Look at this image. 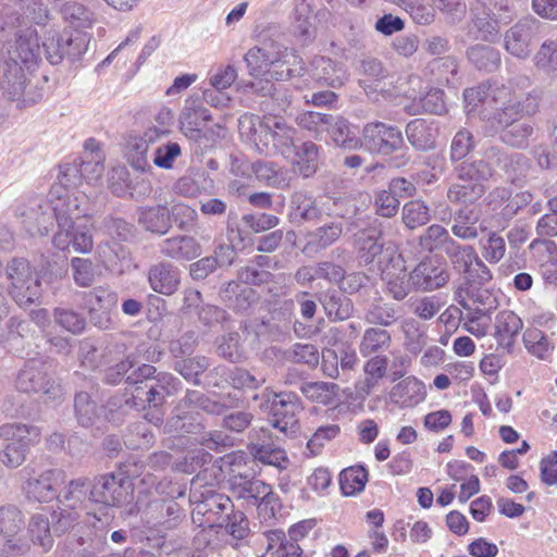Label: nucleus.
<instances>
[{
  "mask_svg": "<svg viewBox=\"0 0 557 557\" xmlns=\"http://www.w3.org/2000/svg\"><path fill=\"white\" fill-rule=\"evenodd\" d=\"M64 203L57 202L54 208L60 215H58V232L53 236V245L60 250H67L72 246L76 252H90L94 247L90 230L86 225L74 223V220L87 215L88 197L85 191L76 190L73 199Z\"/></svg>",
  "mask_w": 557,
  "mask_h": 557,
  "instance_id": "1",
  "label": "nucleus"
},
{
  "mask_svg": "<svg viewBox=\"0 0 557 557\" xmlns=\"http://www.w3.org/2000/svg\"><path fill=\"white\" fill-rule=\"evenodd\" d=\"M245 62L250 75H259L271 66L269 75L276 81H284L300 75L302 60L294 50L271 44L270 47H253L245 54Z\"/></svg>",
  "mask_w": 557,
  "mask_h": 557,
  "instance_id": "2",
  "label": "nucleus"
},
{
  "mask_svg": "<svg viewBox=\"0 0 557 557\" xmlns=\"http://www.w3.org/2000/svg\"><path fill=\"white\" fill-rule=\"evenodd\" d=\"M9 54L10 62L5 63V90L11 99H20L26 82L23 66L29 69L35 65L40 55L37 34L32 29L20 32Z\"/></svg>",
  "mask_w": 557,
  "mask_h": 557,
  "instance_id": "3",
  "label": "nucleus"
},
{
  "mask_svg": "<svg viewBox=\"0 0 557 557\" xmlns=\"http://www.w3.org/2000/svg\"><path fill=\"white\" fill-rule=\"evenodd\" d=\"M456 181L447 190V198L453 203L472 205L485 193L484 182L493 175L488 161L478 160L461 162L455 168Z\"/></svg>",
  "mask_w": 557,
  "mask_h": 557,
  "instance_id": "4",
  "label": "nucleus"
},
{
  "mask_svg": "<svg viewBox=\"0 0 557 557\" xmlns=\"http://www.w3.org/2000/svg\"><path fill=\"white\" fill-rule=\"evenodd\" d=\"M76 191L67 190L63 185H53L48 194V199L32 200L21 213L26 231L33 235L45 236L48 234L52 221L58 222L60 215L54 208L57 202H69Z\"/></svg>",
  "mask_w": 557,
  "mask_h": 557,
  "instance_id": "5",
  "label": "nucleus"
},
{
  "mask_svg": "<svg viewBox=\"0 0 557 557\" xmlns=\"http://www.w3.org/2000/svg\"><path fill=\"white\" fill-rule=\"evenodd\" d=\"M137 474L132 466L124 465L119 472L96 478L91 484V500L112 507L129 504L134 494L132 479Z\"/></svg>",
  "mask_w": 557,
  "mask_h": 557,
  "instance_id": "6",
  "label": "nucleus"
},
{
  "mask_svg": "<svg viewBox=\"0 0 557 557\" xmlns=\"http://www.w3.org/2000/svg\"><path fill=\"white\" fill-rule=\"evenodd\" d=\"M5 273L10 281L9 294L18 306L25 307L39 299L41 283L26 259H12L7 264Z\"/></svg>",
  "mask_w": 557,
  "mask_h": 557,
  "instance_id": "7",
  "label": "nucleus"
},
{
  "mask_svg": "<svg viewBox=\"0 0 557 557\" xmlns=\"http://www.w3.org/2000/svg\"><path fill=\"white\" fill-rule=\"evenodd\" d=\"M38 428L26 424H3L0 438L10 441L0 451V461L8 468L15 469L24 463L30 447L39 441Z\"/></svg>",
  "mask_w": 557,
  "mask_h": 557,
  "instance_id": "8",
  "label": "nucleus"
},
{
  "mask_svg": "<svg viewBox=\"0 0 557 557\" xmlns=\"http://www.w3.org/2000/svg\"><path fill=\"white\" fill-rule=\"evenodd\" d=\"M269 406L271 424L289 436L299 430L298 414L302 411L300 398L290 392L274 393L269 388L262 393Z\"/></svg>",
  "mask_w": 557,
  "mask_h": 557,
  "instance_id": "9",
  "label": "nucleus"
},
{
  "mask_svg": "<svg viewBox=\"0 0 557 557\" xmlns=\"http://www.w3.org/2000/svg\"><path fill=\"white\" fill-rule=\"evenodd\" d=\"M454 270L465 275L471 285H485L492 281L493 274L488 267L471 245H463L454 239L445 251Z\"/></svg>",
  "mask_w": 557,
  "mask_h": 557,
  "instance_id": "10",
  "label": "nucleus"
},
{
  "mask_svg": "<svg viewBox=\"0 0 557 557\" xmlns=\"http://www.w3.org/2000/svg\"><path fill=\"white\" fill-rule=\"evenodd\" d=\"M256 140L262 144L267 152L290 157L297 131L275 115H264L255 131Z\"/></svg>",
  "mask_w": 557,
  "mask_h": 557,
  "instance_id": "11",
  "label": "nucleus"
},
{
  "mask_svg": "<svg viewBox=\"0 0 557 557\" xmlns=\"http://www.w3.org/2000/svg\"><path fill=\"white\" fill-rule=\"evenodd\" d=\"M472 23L478 38L486 42H496L500 37V28L512 20L505 0L487 2L486 5L472 8Z\"/></svg>",
  "mask_w": 557,
  "mask_h": 557,
  "instance_id": "12",
  "label": "nucleus"
},
{
  "mask_svg": "<svg viewBox=\"0 0 557 557\" xmlns=\"http://www.w3.org/2000/svg\"><path fill=\"white\" fill-rule=\"evenodd\" d=\"M27 474L22 484V492L29 502L50 503L58 498L59 487L65 482L66 474L58 468H50L35 473L28 468L24 469Z\"/></svg>",
  "mask_w": 557,
  "mask_h": 557,
  "instance_id": "13",
  "label": "nucleus"
},
{
  "mask_svg": "<svg viewBox=\"0 0 557 557\" xmlns=\"http://www.w3.org/2000/svg\"><path fill=\"white\" fill-rule=\"evenodd\" d=\"M16 388L24 393H41L46 400H57L63 395L62 386L52 380L39 360L28 361L18 372Z\"/></svg>",
  "mask_w": 557,
  "mask_h": 557,
  "instance_id": "14",
  "label": "nucleus"
},
{
  "mask_svg": "<svg viewBox=\"0 0 557 557\" xmlns=\"http://www.w3.org/2000/svg\"><path fill=\"white\" fill-rule=\"evenodd\" d=\"M401 131L383 122H371L363 126L360 146L373 153L392 154L403 147Z\"/></svg>",
  "mask_w": 557,
  "mask_h": 557,
  "instance_id": "15",
  "label": "nucleus"
},
{
  "mask_svg": "<svg viewBox=\"0 0 557 557\" xmlns=\"http://www.w3.org/2000/svg\"><path fill=\"white\" fill-rule=\"evenodd\" d=\"M234 509L232 499L221 493L208 491L202 494V499L193 509L191 518L194 523L200 527L214 528L226 521L227 515Z\"/></svg>",
  "mask_w": 557,
  "mask_h": 557,
  "instance_id": "16",
  "label": "nucleus"
},
{
  "mask_svg": "<svg viewBox=\"0 0 557 557\" xmlns=\"http://www.w3.org/2000/svg\"><path fill=\"white\" fill-rule=\"evenodd\" d=\"M539 25L535 20H521L504 34V49L517 59H527L537 40Z\"/></svg>",
  "mask_w": 557,
  "mask_h": 557,
  "instance_id": "17",
  "label": "nucleus"
},
{
  "mask_svg": "<svg viewBox=\"0 0 557 557\" xmlns=\"http://www.w3.org/2000/svg\"><path fill=\"white\" fill-rule=\"evenodd\" d=\"M450 280L445 262L437 258L426 257L412 270V284L416 292H433L444 287Z\"/></svg>",
  "mask_w": 557,
  "mask_h": 557,
  "instance_id": "18",
  "label": "nucleus"
},
{
  "mask_svg": "<svg viewBox=\"0 0 557 557\" xmlns=\"http://www.w3.org/2000/svg\"><path fill=\"white\" fill-rule=\"evenodd\" d=\"M91 488L88 479H73L59 491L57 502L66 508L85 513V522L95 525L96 521H100V519L88 511V503H94L91 500Z\"/></svg>",
  "mask_w": 557,
  "mask_h": 557,
  "instance_id": "19",
  "label": "nucleus"
},
{
  "mask_svg": "<svg viewBox=\"0 0 557 557\" xmlns=\"http://www.w3.org/2000/svg\"><path fill=\"white\" fill-rule=\"evenodd\" d=\"M83 300L94 325L108 330L112 323L110 310L116 306L117 295L108 288L97 286L84 293Z\"/></svg>",
  "mask_w": 557,
  "mask_h": 557,
  "instance_id": "20",
  "label": "nucleus"
},
{
  "mask_svg": "<svg viewBox=\"0 0 557 557\" xmlns=\"http://www.w3.org/2000/svg\"><path fill=\"white\" fill-rule=\"evenodd\" d=\"M484 157L483 160L488 161L492 169L493 165L499 168L512 183L523 181L531 169L530 160L523 153H508L499 147L488 148Z\"/></svg>",
  "mask_w": 557,
  "mask_h": 557,
  "instance_id": "21",
  "label": "nucleus"
},
{
  "mask_svg": "<svg viewBox=\"0 0 557 557\" xmlns=\"http://www.w3.org/2000/svg\"><path fill=\"white\" fill-rule=\"evenodd\" d=\"M102 160V153H97L96 156L88 153L83 156L78 162L74 161L72 164H66L57 185H63L67 190L72 191L70 188L76 187L82 178L88 183L97 181L101 177L104 170Z\"/></svg>",
  "mask_w": 557,
  "mask_h": 557,
  "instance_id": "22",
  "label": "nucleus"
},
{
  "mask_svg": "<svg viewBox=\"0 0 557 557\" xmlns=\"http://www.w3.org/2000/svg\"><path fill=\"white\" fill-rule=\"evenodd\" d=\"M389 265L382 269V278L386 284L387 293L395 300L405 299L411 290H414L412 271L406 272L405 261L400 255L393 252L388 257Z\"/></svg>",
  "mask_w": 557,
  "mask_h": 557,
  "instance_id": "23",
  "label": "nucleus"
},
{
  "mask_svg": "<svg viewBox=\"0 0 557 557\" xmlns=\"http://www.w3.org/2000/svg\"><path fill=\"white\" fill-rule=\"evenodd\" d=\"M466 109L468 114L476 109L479 104L482 106L480 111L481 120L483 121V113L488 112L493 104H506L509 102V88L506 86L485 85L468 88L463 92Z\"/></svg>",
  "mask_w": 557,
  "mask_h": 557,
  "instance_id": "24",
  "label": "nucleus"
},
{
  "mask_svg": "<svg viewBox=\"0 0 557 557\" xmlns=\"http://www.w3.org/2000/svg\"><path fill=\"white\" fill-rule=\"evenodd\" d=\"M520 102H512L509 92V102L506 104H493L488 112L483 113L486 135L502 133L521 120L524 113H529Z\"/></svg>",
  "mask_w": 557,
  "mask_h": 557,
  "instance_id": "25",
  "label": "nucleus"
},
{
  "mask_svg": "<svg viewBox=\"0 0 557 557\" xmlns=\"http://www.w3.org/2000/svg\"><path fill=\"white\" fill-rule=\"evenodd\" d=\"M211 120V115L197 99H187L180 116L183 134L190 139H198L201 128Z\"/></svg>",
  "mask_w": 557,
  "mask_h": 557,
  "instance_id": "26",
  "label": "nucleus"
},
{
  "mask_svg": "<svg viewBox=\"0 0 557 557\" xmlns=\"http://www.w3.org/2000/svg\"><path fill=\"white\" fill-rule=\"evenodd\" d=\"M160 252L177 261H188L201 255V246L193 236L176 235L160 243Z\"/></svg>",
  "mask_w": 557,
  "mask_h": 557,
  "instance_id": "27",
  "label": "nucleus"
},
{
  "mask_svg": "<svg viewBox=\"0 0 557 557\" xmlns=\"http://www.w3.org/2000/svg\"><path fill=\"white\" fill-rule=\"evenodd\" d=\"M148 281L154 292L169 296L177 290L181 283V274L173 264L160 262L150 268Z\"/></svg>",
  "mask_w": 557,
  "mask_h": 557,
  "instance_id": "28",
  "label": "nucleus"
},
{
  "mask_svg": "<svg viewBox=\"0 0 557 557\" xmlns=\"http://www.w3.org/2000/svg\"><path fill=\"white\" fill-rule=\"evenodd\" d=\"M495 338L499 346L510 351L516 337L523 327L521 318L513 311L504 310L497 313L495 318Z\"/></svg>",
  "mask_w": 557,
  "mask_h": 557,
  "instance_id": "29",
  "label": "nucleus"
},
{
  "mask_svg": "<svg viewBox=\"0 0 557 557\" xmlns=\"http://www.w3.org/2000/svg\"><path fill=\"white\" fill-rule=\"evenodd\" d=\"M311 75L318 83L333 88L343 86L347 78L344 67L325 57H315L311 61Z\"/></svg>",
  "mask_w": 557,
  "mask_h": 557,
  "instance_id": "30",
  "label": "nucleus"
},
{
  "mask_svg": "<svg viewBox=\"0 0 557 557\" xmlns=\"http://www.w3.org/2000/svg\"><path fill=\"white\" fill-rule=\"evenodd\" d=\"M330 261H322L317 264V276L330 283L338 284L344 280L346 268L351 261L349 251L337 247L330 252Z\"/></svg>",
  "mask_w": 557,
  "mask_h": 557,
  "instance_id": "31",
  "label": "nucleus"
},
{
  "mask_svg": "<svg viewBox=\"0 0 557 557\" xmlns=\"http://www.w3.org/2000/svg\"><path fill=\"white\" fill-rule=\"evenodd\" d=\"M137 222L145 231L158 235L166 234L172 227L169 208L163 205L139 208Z\"/></svg>",
  "mask_w": 557,
  "mask_h": 557,
  "instance_id": "32",
  "label": "nucleus"
},
{
  "mask_svg": "<svg viewBox=\"0 0 557 557\" xmlns=\"http://www.w3.org/2000/svg\"><path fill=\"white\" fill-rule=\"evenodd\" d=\"M388 359L383 355H375L363 364L364 377L357 382L356 392L366 397L379 386L380 381L387 373Z\"/></svg>",
  "mask_w": 557,
  "mask_h": 557,
  "instance_id": "33",
  "label": "nucleus"
},
{
  "mask_svg": "<svg viewBox=\"0 0 557 557\" xmlns=\"http://www.w3.org/2000/svg\"><path fill=\"white\" fill-rule=\"evenodd\" d=\"M424 384L413 376H408L396 384L391 392V399L400 407H413L424 400Z\"/></svg>",
  "mask_w": 557,
  "mask_h": 557,
  "instance_id": "34",
  "label": "nucleus"
},
{
  "mask_svg": "<svg viewBox=\"0 0 557 557\" xmlns=\"http://www.w3.org/2000/svg\"><path fill=\"white\" fill-rule=\"evenodd\" d=\"M381 231L375 226L360 230L355 235V247L358 258L364 264L372 263L383 251Z\"/></svg>",
  "mask_w": 557,
  "mask_h": 557,
  "instance_id": "35",
  "label": "nucleus"
},
{
  "mask_svg": "<svg viewBox=\"0 0 557 557\" xmlns=\"http://www.w3.org/2000/svg\"><path fill=\"white\" fill-rule=\"evenodd\" d=\"M147 516L156 525L172 529L181 521L183 509L173 499H152L147 506Z\"/></svg>",
  "mask_w": 557,
  "mask_h": 557,
  "instance_id": "36",
  "label": "nucleus"
},
{
  "mask_svg": "<svg viewBox=\"0 0 557 557\" xmlns=\"http://www.w3.org/2000/svg\"><path fill=\"white\" fill-rule=\"evenodd\" d=\"M292 164L294 172L302 177L312 176L318 169L319 148L312 141H305L300 146L293 148Z\"/></svg>",
  "mask_w": 557,
  "mask_h": 557,
  "instance_id": "37",
  "label": "nucleus"
},
{
  "mask_svg": "<svg viewBox=\"0 0 557 557\" xmlns=\"http://www.w3.org/2000/svg\"><path fill=\"white\" fill-rule=\"evenodd\" d=\"M478 212L469 207H463L455 211L453 215V225L450 231L453 235L461 240H474L479 237L483 227H478Z\"/></svg>",
  "mask_w": 557,
  "mask_h": 557,
  "instance_id": "38",
  "label": "nucleus"
},
{
  "mask_svg": "<svg viewBox=\"0 0 557 557\" xmlns=\"http://www.w3.org/2000/svg\"><path fill=\"white\" fill-rule=\"evenodd\" d=\"M343 234V225L339 222H330L307 235L304 251L318 252L333 245Z\"/></svg>",
  "mask_w": 557,
  "mask_h": 557,
  "instance_id": "39",
  "label": "nucleus"
},
{
  "mask_svg": "<svg viewBox=\"0 0 557 557\" xmlns=\"http://www.w3.org/2000/svg\"><path fill=\"white\" fill-rule=\"evenodd\" d=\"M408 141L418 150H429L435 146L433 124L424 119H414L406 126Z\"/></svg>",
  "mask_w": 557,
  "mask_h": 557,
  "instance_id": "40",
  "label": "nucleus"
},
{
  "mask_svg": "<svg viewBox=\"0 0 557 557\" xmlns=\"http://www.w3.org/2000/svg\"><path fill=\"white\" fill-rule=\"evenodd\" d=\"M271 485L260 480L235 479L232 483V492L238 499H244L248 505L256 506L259 500L270 494Z\"/></svg>",
  "mask_w": 557,
  "mask_h": 557,
  "instance_id": "41",
  "label": "nucleus"
},
{
  "mask_svg": "<svg viewBox=\"0 0 557 557\" xmlns=\"http://www.w3.org/2000/svg\"><path fill=\"white\" fill-rule=\"evenodd\" d=\"M267 539V554L269 557H299L301 548L294 542H288L282 530H269L264 532Z\"/></svg>",
  "mask_w": 557,
  "mask_h": 557,
  "instance_id": "42",
  "label": "nucleus"
},
{
  "mask_svg": "<svg viewBox=\"0 0 557 557\" xmlns=\"http://www.w3.org/2000/svg\"><path fill=\"white\" fill-rule=\"evenodd\" d=\"M362 74L369 76L374 81L373 84H369L366 81L360 82V86L363 88L368 98L374 102H379L377 87L383 83L382 81L387 77V70L383 63L375 58H367L361 61Z\"/></svg>",
  "mask_w": 557,
  "mask_h": 557,
  "instance_id": "43",
  "label": "nucleus"
},
{
  "mask_svg": "<svg viewBox=\"0 0 557 557\" xmlns=\"http://www.w3.org/2000/svg\"><path fill=\"white\" fill-rule=\"evenodd\" d=\"M332 121L327 124V132L336 146L345 149H357L360 147V139L354 134L346 119L339 115H331Z\"/></svg>",
  "mask_w": 557,
  "mask_h": 557,
  "instance_id": "44",
  "label": "nucleus"
},
{
  "mask_svg": "<svg viewBox=\"0 0 557 557\" xmlns=\"http://www.w3.org/2000/svg\"><path fill=\"white\" fill-rule=\"evenodd\" d=\"M454 239L444 226L432 224L419 236L418 245L422 251L434 252L443 250L445 252Z\"/></svg>",
  "mask_w": 557,
  "mask_h": 557,
  "instance_id": "45",
  "label": "nucleus"
},
{
  "mask_svg": "<svg viewBox=\"0 0 557 557\" xmlns=\"http://www.w3.org/2000/svg\"><path fill=\"white\" fill-rule=\"evenodd\" d=\"M392 345L391 334L383 329L370 327L364 331L359 344V351L363 357L380 355Z\"/></svg>",
  "mask_w": 557,
  "mask_h": 557,
  "instance_id": "46",
  "label": "nucleus"
},
{
  "mask_svg": "<svg viewBox=\"0 0 557 557\" xmlns=\"http://www.w3.org/2000/svg\"><path fill=\"white\" fill-rule=\"evenodd\" d=\"M300 392L310 401L327 406L336 400L339 386L331 382H306L301 384Z\"/></svg>",
  "mask_w": 557,
  "mask_h": 557,
  "instance_id": "47",
  "label": "nucleus"
},
{
  "mask_svg": "<svg viewBox=\"0 0 557 557\" xmlns=\"http://www.w3.org/2000/svg\"><path fill=\"white\" fill-rule=\"evenodd\" d=\"M468 60L479 70L495 71L500 64V53L497 49L476 44L467 50Z\"/></svg>",
  "mask_w": 557,
  "mask_h": 557,
  "instance_id": "48",
  "label": "nucleus"
},
{
  "mask_svg": "<svg viewBox=\"0 0 557 557\" xmlns=\"http://www.w3.org/2000/svg\"><path fill=\"white\" fill-rule=\"evenodd\" d=\"M525 349L534 357L546 360L554 350V345L548 336L536 327H529L523 333Z\"/></svg>",
  "mask_w": 557,
  "mask_h": 557,
  "instance_id": "49",
  "label": "nucleus"
},
{
  "mask_svg": "<svg viewBox=\"0 0 557 557\" xmlns=\"http://www.w3.org/2000/svg\"><path fill=\"white\" fill-rule=\"evenodd\" d=\"M152 392V407L161 406L165 398L181 389V382L173 374L160 372L149 382Z\"/></svg>",
  "mask_w": 557,
  "mask_h": 557,
  "instance_id": "50",
  "label": "nucleus"
},
{
  "mask_svg": "<svg viewBox=\"0 0 557 557\" xmlns=\"http://www.w3.org/2000/svg\"><path fill=\"white\" fill-rule=\"evenodd\" d=\"M249 451L255 459L264 465L274 466L280 469L286 468V463L288 462L286 453L283 449L275 447L265 441L262 443H251L249 445Z\"/></svg>",
  "mask_w": 557,
  "mask_h": 557,
  "instance_id": "51",
  "label": "nucleus"
},
{
  "mask_svg": "<svg viewBox=\"0 0 557 557\" xmlns=\"http://www.w3.org/2000/svg\"><path fill=\"white\" fill-rule=\"evenodd\" d=\"M468 299L463 298L461 292L457 293V301L459 305L475 314H484L493 308L494 299L486 289L469 288L466 292Z\"/></svg>",
  "mask_w": 557,
  "mask_h": 557,
  "instance_id": "52",
  "label": "nucleus"
},
{
  "mask_svg": "<svg viewBox=\"0 0 557 557\" xmlns=\"http://www.w3.org/2000/svg\"><path fill=\"white\" fill-rule=\"evenodd\" d=\"M25 525L23 511L13 504L0 506V535L15 536Z\"/></svg>",
  "mask_w": 557,
  "mask_h": 557,
  "instance_id": "53",
  "label": "nucleus"
},
{
  "mask_svg": "<svg viewBox=\"0 0 557 557\" xmlns=\"http://www.w3.org/2000/svg\"><path fill=\"white\" fill-rule=\"evenodd\" d=\"M28 533L34 544L48 552L53 546V537L49 519L46 515H33L28 523Z\"/></svg>",
  "mask_w": 557,
  "mask_h": 557,
  "instance_id": "54",
  "label": "nucleus"
},
{
  "mask_svg": "<svg viewBox=\"0 0 557 557\" xmlns=\"http://www.w3.org/2000/svg\"><path fill=\"white\" fill-rule=\"evenodd\" d=\"M325 314L334 321H344L354 312L352 301L342 294H327L323 300Z\"/></svg>",
  "mask_w": 557,
  "mask_h": 557,
  "instance_id": "55",
  "label": "nucleus"
},
{
  "mask_svg": "<svg viewBox=\"0 0 557 557\" xmlns=\"http://www.w3.org/2000/svg\"><path fill=\"white\" fill-rule=\"evenodd\" d=\"M368 471L362 466L344 469L339 474V485L344 495L351 496L363 491Z\"/></svg>",
  "mask_w": 557,
  "mask_h": 557,
  "instance_id": "56",
  "label": "nucleus"
},
{
  "mask_svg": "<svg viewBox=\"0 0 557 557\" xmlns=\"http://www.w3.org/2000/svg\"><path fill=\"white\" fill-rule=\"evenodd\" d=\"M401 218L408 228L414 230L431 220L430 208L421 200H411L403 207Z\"/></svg>",
  "mask_w": 557,
  "mask_h": 557,
  "instance_id": "57",
  "label": "nucleus"
},
{
  "mask_svg": "<svg viewBox=\"0 0 557 557\" xmlns=\"http://www.w3.org/2000/svg\"><path fill=\"white\" fill-rule=\"evenodd\" d=\"M283 358L294 363H304L315 367L320 360L318 348L312 344H294L283 351Z\"/></svg>",
  "mask_w": 557,
  "mask_h": 557,
  "instance_id": "58",
  "label": "nucleus"
},
{
  "mask_svg": "<svg viewBox=\"0 0 557 557\" xmlns=\"http://www.w3.org/2000/svg\"><path fill=\"white\" fill-rule=\"evenodd\" d=\"M533 125L529 121H519L505 129L500 139L504 144L513 148H525L528 146L529 137L533 134Z\"/></svg>",
  "mask_w": 557,
  "mask_h": 557,
  "instance_id": "59",
  "label": "nucleus"
},
{
  "mask_svg": "<svg viewBox=\"0 0 557 557\" xmlns=\"http://www.w3.org/2000/svg\"><path fill=\"white\" fill-rule=\"evenodd\" d=\"M408 83L407 77H397L389 83H382L377 87L379 101L381 98L386 101H397L399 98L414 99V91L410 90Z\"/></svg>",
  "mask_w": 557,
  "mask_h": 557,
  "instance_id": "60",
  "label": "nucleus"
},
{
  "mask_svg": "<svg viewBox=\"0 0 557 557\" xmlns=\"http://www.w3.org/2000/svg\"><path fill=\"white\" fill-rule=\"evenodd\" d=\"M75 413L83 426H90L99 418V408L91 396L86 392H79L74 401Z\"/></svg>",
  "mask_w": 557,
  "mask_h": 557,
  "instance_id": "61",
  "label": "nucleus"
},
{
  "mask_svg": "<svg viewBox=\"0 0 557 557\" xmlns=\"http://www.w3.org/2000/svg\"><path fill=\"white\" fill-rule=\"evenodd\" d=\"M126 382L133 385L131 398L126 400V405L136 410L145 409L147 405L152 406V392L149 382L139 381L133 375H127Z\"/></svg>",
  "mask_w": 557,
  "mask_h": 557,
  "instance_id": "62",
  "label": "nucleus"
},
{
  "mask_svg": "<svg viewBox=\"0 0 557 557\" xmlns=\"http://www.w3.org/2000/svg\"><path fill=\"white\" fill-rule=\"evenodd\" d=\"M332 114H325L314 111L302 112L297 115L296 122L299 127L314 134V138H321L322 134L327 129Z\"/></svg>",
  "mask_w": 557,
  "mask_h": 557,
  "instance_id": "63",
  "label": "nucleus"
},
{
  "mask_svg": "<svg viewBox=\"0 0 557 557\" xmlns=\"http://www.w3.org/2000/svg\"><path fill=\"white\" fill-rule=\"evenodd\" d=\"M64 32L58 33L54 29H50L45 35L42 41V48L46 52L47 60L51 64H59L65 58V41Z\"/></svg>",
  "mask_w": 557,
  "mask_h": 557,
  "instance_id": "64",
  "label": "nucleus"
}]
</instances>
